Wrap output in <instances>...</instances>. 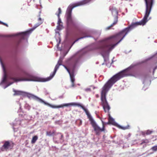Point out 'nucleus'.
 <instances>
[{"mask_svg":"<svg viewBox=\"0 0 157 157\" xmlns=\"http://www.w3.org/2000/svg\"><path fill=\"white\" fill-rule=\"evenodd\" d=\"M146 5L145 15L139 22L132 24L118 33L110 36L101 41L98 48L104 52H109L118 44L132 29L139 25H144L147 21V18L150 13L154 0H145Z\"/></svg>","mask_w":157,"mask_h":157,"instance_id":"f257e3e1","label":"nucleus"},{"mask_svg":"<svg viewBox=\"0 0 157 157\" xmlns=\"http://www.w3.org/2000/svg\"><path fill=\"white\" fill-rule=\"evenodd\" d=\"M127 75L126 70L121 71L113 76L102 87L101 92V105L105 112H109L110 109V107L106 98L107 92L113 84L121 78L127 76Z\"/></svg>","mask_w":157,"mask_h":157,"instance_id":"f03ea898","label":"nucleus"},{"mask_svg":"<svg viewBox=\"0 0 157 157\" xmlns=\"http://www.w3.org/2000/svg\"><path fill=\"white\" fill-rule=\"evenodd\" d=\"M36 100L43 103L44 104L48 105L52 108H59L63 107L64 106H68L70 105H73L80 107L85 112L90 122V124L94 128L96 135L99 136L101 132H103L105 131V127L104 125V122L102 121V128H101L96 123L88 110L85 108L83 105L80 104L73 102L64 104L59 105H52L48 103L45 102L42 99L39 98L36 96Z\"/></svg>","mask_w":157,"mask_h":157,"instance_id":"7ed1b4c3","label":"nucleus"},{"mask_svg":"<svg viewBox=\"0 0 157 157\" xmlns=\"http://www.w3.org/2000/svg\"><path fill=\"white\" fill-rule=\"evenodd\" d=\"M62 60L59 59L56 65L53 72L49 77L46 78H40L28 73L25 72L23 74V77L18 79L13 78L12 79L16 82L19 81H41L44 82L48 81L52 79L54 76L59 66L62 65Z\"/></svg>","mask_w":157,"mask_h":157,"instance_id":"20e7f679","label":"nucleus"},{"mask_svg":"<svg viewBox=\"0 0 157 157\" xmlns=\"http://www.w3.org/2000/svg\"><path fill=\"white\" fill-rule=\"evenodd\" d=\"M90 1L91 0H83L82 1L70 5L68 6L66 13L67 24L68 26L73 25H74V23L71 17V13L72 9L76 7L86 4Z\"/></svg>","mask_w":157,"mask_h":157,"instance_id":"39448f33","label":"nucleus"},{"mask_svg":"<svg viewBox=\"0 0 157 157\" xmlns=\"http://www.w3.org/2000/svg\"><path fill=\"white\" fill-rule=\"evenodd\" d=\"M75 64L73 65L72 68H71V66H69V68L71 70V71H70V69L67 67L65 65H63L64 67L66 69L68 73H69L70 78L71 81V86L72 87H74L75 86V78L74 75V71L75 69Z\"/></svg>","mask_w":157,"mask_h":157,"instance_id":"423d86ee","label":"nucleus"},{"mask_svg":"<svg viewBox=\"0 0 157 157\" xmlns=\"http://www.w3.org/2000/svg\"><path fill=\"white\" fill-rule=\"evenodd\" d=\"M38 21V22L35 25V26L33 27L32 29L26 32H22L20 33L21 35V39H24L26 37L29 36L33 30L35 29L37 27L39 26L42 23L43 21L42 19L40 17V15L39 16Z\"/></svg>","mask_w":157,"mask_h":157,"instance_id":"0eeeda50","label":"nucleus"},{"mask_svg":"<svg viewBox=\"0 0 157 157\" xmlns=\"http://www.w3.org/2000/svg\"><path fill=\"white\" fill-rule=\"evenodd\" d=\"M14 145V144L13 143H10L9 141H6L1 148V150L2 151H7L9 148L13 147Z\"/></svg>","mask_w":157,"mask_h":157,"instance_id":"6e6552de","label":"nucleus"},{"mask_svg":"<svg viewBox=\"0 0 157 157\" xmlns=\"http://www.w3.org/2000/svg\"><path fill=\"white\" fill-rule=\"evenodd\" d=\"M112 15L113 17L114 21L110 26L107 28V29H109L110 27H113L116 25L118 22V12L116 10H113L112 11Z\"/></svg>","mask_w":157,"mask_h":157,"instance_id":"1a4fd4ad","label":"nucleus"},{"mask_svg":"<svg viewBox=\"0 0 157 157\" xmlns=\"http://www.w3.org/2000/svg\"><path fill=\"white\" fill-rule=\"evenodd\" d=\"M109 116L108 122L109 123L113 125H115L119 128L123 130H125L128 128L127 127H123L116 124L115 122L114 119L110 116L109 113Z\"/></svg>","mask_w":157,"mask_h":157,"instance_id":"9d476101","label":"nucleus"},{"mask_svg":"<svg viewBox=\"0 0 157 157\" xmlns=\"http://www.w3.org/2000/svg\"><path fill=\"white\" fill-rule=\"evenodd\" d=\"M58 13H56V14L58 18V24L59 26H62V25L61 24V23H62V22L60 17V14L61 13V10L60 8H58Z\"/></svg>","mask_w":157,"mask_h":157,"instance_id":"9b49d317","label":"nucleus"},{"mask_svg":"<svg viewBox=\"0 0 157 157\" xmlns=\"http://www.w3.org/2000/svg\"><path fill=\"white\" fill-rule=\"evenodd\" d=\"M153 132V131L148 130L144 132H142V134L143 136H145L146 135H148L151 134Z\"/></svg>","mask_w":157,"mask_h":157,"instance_id":"f8f14e48","label":"nucleus"},{"mask_svg":"<svg viewBox=\"0 0 157 157\" xmlns=\"http://www.w3.org/2000/svg\"><path fill=\"white\" fill-rule=\"evenodd\" d=\"M13 91L14 93L13 94V95L14 96L21 95L23 93V92L21 91L16 90H13Z\"/></svg>","mask_w":157,"mask_h":157,"instance_id":"ddd939ff","label":"nucleus"},{"mask_svg":"<svg viewBox=\"0 0 157 157\" xmlns=\"http://www.w3.org/2000/svg\"><path fill=\"white\" fill-rule=\"evenodd\" d=\"M38 137L37 136H33L31 141V143L32 144H34L35 143L36 141L38 140Z\"/></svg>","mask_w":157,"mask_h":157,"instance_id":"4468645a","label":"nucleus"},{"mask_svg":"<svg viewBox=\"0 0 157 157\" xmlns=\"http://www.w3.org/2000/svg\"><path fill=\"white\" fill-rule=\"evenodd\" d=\"M55 131H53L52 132L51 131H47L46 132V135L49 136H51L55 134Z\"/></svg>","mask_w":157,"mask_h":157,"instance_id":"2eb2a0df","label":"nucleus"},{"mask_svg":"<svg viewBox=\"0 0 157 157\" xmlns=\"http://www.w3.org/2000/svg\"><path fill=\"white\" fill-rule=\"evenodd\" d=\"M6 78H7V75H6V74L5 73L4 75L3 79L2 80V82H6Z\"/></svg>","mask_w":157,"mask_h":157,"instance_id":"dca6fc26","label":"nucleus"},{"mask_svg":"<svg viewBox=\"0 0 157 157\" xmlns=\"http://www.w3.org/2000/svg\"><path fill=\"white\" fill-rule=\"evenodd\" d=\"M151 149L154 151H157V145L155 146L151 147Z\"/></svg>","mask_w":157,"mask_h":157,"instance_id":"f3484780","label":"nucleus"},{"mask_svg":"<svg viewBox=\"0 0 157 157\" xmlns=\"http://www.w3.org/2000/svg\"><path fill=\"white\" fill-rule=\"evenodd\" d=\"M140 74V72H138V71L136 72L135 73L134 76L136 77H137Z\"/></svg>","mask_w":157,"mask_h":157,"instance_id":"a211bd4d","label":"nucleus"},{"mask_svg":"<svg viewBox=\"0 0 157 157\" xmlns=\"http://www.w3.org/2000/svg\"><path fill=\"white\" fill-rule=\"evenodd\" d=\"M0 23L2 24V25H3L6 26L7 27H8V25L7 24H6V23H4L3 22H0Z\"/></svg>","mask_w":157,"mask_h":157,"instance_id":"6ab92c4d","label":"nucleus"},{"mask_svg":"<svg viewBox=\"0 0 157 157\" xmlns=\"http://www.w3.org/2000/svg\"><path fill=\"white\" fill-rule=\"evenodd\" d=\"M84 37H80V38H79L77 39V40H76L75 41V42H74V43H75V42H76V41H78V40H79V39H82V38H84Z\"/></svg>","mask_w":157,"mask_h":157,"instance_id":"aec40b11","label":"nucleus"},{"mask_svg":"<svg viewBox=\"0 0 157 157\" xmlns=\"http://www.w3.org/2000/svg\"><path fill=\"white\" fill-rule=\"evenodd\" d=\"M82 121L81 120H80L79 125L80 126V125H81L82 124Z\"/></svg>","mask_w":157,"mask_h":157,"instance_id":"412c9836","label":"nucleus"},{"mask_svg":"<svg viewBox=\"0 0 157 157\" xmlns=\"http://www.w3.org/2000/svg\"><path fill=\"white\" fill-rule=\"evenodd\" d=\"M145 143V142L144 141H142V143L140 144L141 145H142L144 143Z\"/></svg>","mask_w":157,"mask_h":157,"instance_id":"4be33fe9","label":"nucleus"},{"mask_svg":"<svg viewBox=\"0 0 157 157\" xmlns=\"http://www.w3.org/2000/svg\"><path fill=\"white\" fill-rule=\"evenodd\" d=\"M60 134L61 135V138H62L63 137V135L62 134L60 133Z\"/></svg>","mask_w":157,"mask_h":157,"instance_id":"5701e85b","label":"nucleus"},{"mask_svg":"<svg viewBox=\"0 0 157 157\" xmlns=\"http://www.w3.org/2000/svg\"><path fill=\"white\" fill-rule=\"evenodd\" d=\"M156 68H157V67H155L154 68V71H155V70L156 69Z\"/></svg>","mask_w":157,"mask_h":157,"instance_id":"b1692460","label":"nucleus"},{"mask_svg":"<svg viewBox=\"0 0 157 157\" xmlns=\"http://www.w3.org/2000/svg\"><path fill=\"white\" fill-rule=\"evenodd\" d=\"M96 97L97 98H98V94L96 95Z\"/></svg>","mask_w":157,"mask_h":157,"instance_id":"393cba45","label":"nucleus"}]
</instances>
